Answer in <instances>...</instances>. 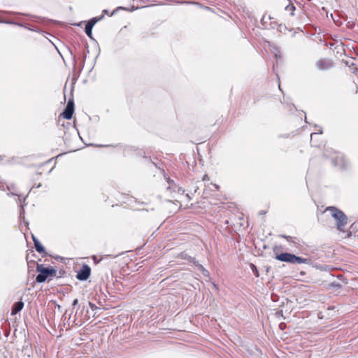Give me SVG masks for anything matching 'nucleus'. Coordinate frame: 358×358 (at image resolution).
<instances>
[{"label":"nucleus","instance_id":"f257e3e1","mask_svg":"<svg viewBox=\"0 0 358 358\" xmlns=\"http://www.w3.org/2000/svg\"><path fill=\"white\" fill-rule=\"evenodd\" d=\"M325 211H329L331 215L336 220L337 229L344 231L348 220V217L344 213L334 206L327 207Z\"/></svg>","mask_w":358,"mask_h":358},{"label":"nucleus","instance_id":"f03ea898","mask_svg":"<svg viewBox=\"0 0 358 358\" xmlns=\"http://www.w3.org/2000/svg\"><path fill=\"white\" fill-rule=\"evenodd\" d=\"M36 271L38 272L36 278V281L38 283L45 282L46 280H49L50 277L55 275L57 270L52 267H45L43 264H37Z\"/></svg>","mask_w":358,"mask_h":358},{"label":"nucleus","instance_id":"7ed1b4c3","mask_svg":"<svg viewBox=\"0 0 358 358\" xmlns=\"http://www.w3.org/2000/svg\"><path fill=\"white\" fill-rule=\"evenodd\" d=\"M333 166L338 167L340 169L345 171L351 167L349 159L343 154H338L331 159Z\"/></svg>","mask_w":358,"mask_h":358},{"label":"nucleus","instance_id":"20e7f679","mask_svg":"<svg viewBox=\"0 0 358 358\" xmlns=\"http://www.w3.org/2000/svg\"><path fill=\"white\" fill-rule=\"evenodd\" d=\"M90 273V267L87 264H84L77 272L76 278L81 281L87 280L89 278Z\"/></svg>","mask_w":358,"mask_h":358},{"label":"nucleus","instance_id":"39448f33","mask_svg":"<svg viewBox=\"0 0 358 358\" xmlns=\"http://www.w3.org/2000/svg\"><path fill=\"white\" fill-rule=\"evenodd\" d=\"M294 255L288 252L276 254L275 259L280 262H288L292 264Z\"/></svg>","mask_w":358,"mask_h":358},{"label":"nucleus","instance_id":"423d86ee","mask_svg":"<svg viewBox=\"0 0 358 358\" xmlns=\"http://www.w3.org/2000/svg\"><path fill=\"white\" fill-rule=\"evenodd\" d=\"M316 66L321 71L327 70L331 66V64L324 59L318 60L316 62Z\"/></svg>","mask_w":358,"mask_h":358},{"label":"nucleus","instance_id":"0eeeda50","mask_svg":"<svg viewBox=\"0 0 358 358\" xmlns=\"http://www.w3.org/2000/svg\"><path fill=\"white\" fill-rule=\"evenodd\" d=\"M32 239L36 250L40 254H46L44 247L41 244L38 238L32 235Z\"/></svg>","mask_w":358,"mask_h":358},{"label":"nucleus","instance_id":"6e6552de","mask_svg":"<svg viewBox=\"0 0 358 358\" xmlns=\"http://www.w3.org/2000/svg\"><path fill=\"white\" fill-rule=\"evenodd\" d=\"M24 307V303L22 301L15 302L11 309V315H15L18 313Z\"/></svg>","mask_w":358,"mask_h":358},{"label":"nucleus","instance_id":"1a4fd4ad","mask_svg":"<svg viewBox=\"0 0 358 358\" xmlns=\"http://www.w3.org/2000/svg\"><path fill=\"white\" fill-rule=\"evenodd\" d=\"M73 113L74 109L66 107L64 111L62 112V115L66 120H71L72 118Z\"/></svg>","mask_w":358,"mask_h":358},{"label":"nucleus","instance_id":"9d476101","mask_svg":"<svg viewBox=\"0 0 358 358\" xmlns=\"http://www.w3.org/2000/svg\"><path fill=\"white\" fill-rule=\"evenodd\" d=\"M310 262V260L308 259L303 258L301 257H298L294 255L292 264H309Z\"/></svg>","mask_w":358,"mask_h":358},{"label":"nucleus","instance_id":"9b49d317","mask_svg":"<svg viewBox=\"0 0 358 358\" xmlns=\"http://www.w3.org/2000/svg\"><path fill=\"white\" fill-rule=\"evenodd\" d=\"M296 8L294 6L293 3H289L287 6H285V10L289 13L290 15L294 16V10Z\"/></svg>","mask_w":358,"mask_h":358},{"label":"nucleus","instance_id":"f8f14e48","mask_svg":"<svg viewBox=\"0 0 358 358\" xmlns=\"http://www.w3.org/2000/svg\"><path fill=\"white\" fill-rule=\"evenodd\" d=\"M280 236L285 239L287 240V241L289 242V243H292L295 246H296V245H298L299 243L296 241V238H294L292 236H287V235H280Z\"/></svg>","mask_w":358,"mask_h":358},{"label":"nucleus","instance_id":"ddd939ff","mask_svg":"<svg viewBox=\"0 0 358 358\" xmlns=\"http://www.w3.org/2000/svg\"><path fill=\"white\" fill-rule=\"evenodd\" d=\"M92 29L93 27H91V25H85V34L88 37H90L91 39H92Z\"/></svg>","mask_w":358,"mask_h":358},{"label":"nucleus","instance_id":"4468645a","mask_svg":"<svg viewBox=\"0 0 358 358\" xmlns=\"http://www.w3.org/2000/svg\"><path fill=\"white\" fill-rule=\"evenodd\" d=\"M103 18V16L100 17H93L92 19H90L87 23L86 24L87 25H91L92 27H93L94 26V24L99 21L101 19Z\"/></svg>","mask_w":358,"mask_h":358},{"label":"nucleus","instance_id":"2eb2a0df","mask_svg":"<svg viewBox=\"0 0 358 358\" xmlns=\"http://www.w3.org/2000/svg\"><path fill=\"white\" fill-rule=\"evenodd\" d=\"M198 270H199L202 274L204 275V276H208L209 275V272L208 270H206L201 264H198L196 266Z\"/></svg>","mask_w":358,"mask_h":358},{"label":"nucleus","instance_id":"dca6fc26","mask_svg":"<svg viewBox=\"0 0 358 358\" xmlns=\"http://www.w3.org/2000/svg\"><path fill=\"white\" fill-rule=\"evenodd\" d=\"M198 270H199L202 274L204 275V276H208L209 275V272L208 270H206L201 264H198L196 266Z\"/></svg>","mask_w":358,"mask_h":358},{"label":"nucleus","instance_id":"f3484780","mask_svg":"<svg viewBox=\"0 0 358 358\" xmlns=\"http://www.w3.org/2000/svg\"><path fill=\"white\" fill-rule=\"evenodd\" d=\"M250 268L252 271V273L253 274L256 276V277H259V271L257 270V266L253 264H250Z\"/></svg>","mask_w":358,"mask_h":358},{"label":"nucleus","instance_id":"a211bd4d","mask_svg":"<svg viewBox=\"0 0 358 358\" xmlns=\"http://www.w3.org/2000/svg\"><path fill=\"white\" fill-rule=\"evenodd\" d=\"M66 107L71 108V109H74V102H73V99H70L69 100Z\"/></svg>","mask_w":358,"mask_h":358},{"label":"nucleus","instance_id":"6ab92c4d","mask_svg":"<svg viewBox=\"0 0 358 358\" xmlns=\"http://www.w3.org/2000/svg\"><path fill=\"white\" fill-rule=\"evenodd\" d=\"M0 22H3V23H6V24H15V25H18V26H20V27H22L23 25L20 23H17V22H14L13 21H10V20H5V21H1L0 20Z\"/></svg>","mask_w":358,"mask_h":358},{"label":"nucleus","instance_id":"aec40b11","mask_svg":"<svg viewBox=\"0 0 358 358\" xmlns=\"http://www.w3.org/2000/svg\"><path fill=\"white\" fill-rule=\"evenodd\" d=\"M329 286L331 287L336 288V289L341 288V285L338 282H331L329 285Z\"/></svg>","mask_w":358,"mask_h":358},{"label":"nucleus","instance_id":"412c9836","mask_svg":"<svg viewBox=\"0 0 358 358\" xmlns=\"http://www.w3.org/2000/svg\"><path fill=\"white\" fill-rule=\"evenodd\" d=\"M94 264H97L103 259V257L98 258L97 256H93L92 257Z\"/></svg>","mask_w":358,"mask_h":358},{"label":"nucleus","instance_id":"4be33fe9","mask_svg":"<svg viewBox=\"0 0 358 358\" xmlns=\"http://www.w3.org/2000/svg\"><path fill=\"white\" fill-rule=\"evenodd\" d=\"M89 306L90 307V308L92 309V310H96L97 309H99V307H97L95 304L91 303V302H89Z\"/></svg>","mask_w":358,"mask_h":358},{"label":"nucleus","instance_id":"5701e85b","mask_svg":"<svg viewBox=\"0 0 358 358\" xmlns=\"http://www.w3.org/2000/svg\"><path fill=\"white\" fill-rule=\"evenodd\" d=\"M190 262H192L196 266L199 264V262L196 261L194 258L189 257Z\"/></svg>","mask_w":358,"mask_h":358},{"label":"nucleus","instance_id":"b1692460","mask_svg":"<svg viewBox=\"0 0 358 358\" xmlns=\"http://www.w3.org/2000/svg\"><path fill=\"white\" fill-rule=\"evenodd\" d=\"M321 134H322V131L320 129L318 132L312 133L310 135V138L312 139L313 136Z\"/></svg>","mask_w":358,"mask_h":358},{"label":"nucleus","instance_id":"393cba45","mask_svg":"<svg viewBox=\"0 0 358 358\" xmlns=\"http://www.w3.org/2000/svg\"><path fill=\"white\" fill-rule=\"evenodd\" d=\"M78 303V299H75L72 303V306H76L77 304Z\"/></svg>","mask_w":358,"mask_h":358},{"label":"nucleus","instance_id":"a878e982","mask_svg":"<svg viewBox=\"0 0 358 358\" xmlns=\"http://www.w3.org/2000/svg\"><path fill=\"white\" fill-rule=\"evenodd\" d=\"M213 186L215 187V188L216 189V190H218L219 188H220V186L218 185H216V184H214Z\"/></svg>","mask_w":358,"mask_h":358},{"label":"nucleus","instance_id":"bb28decb","mask_svg":"<svg viewBox=\"0 0 358 358\" xmlns=\"http://www.w3.org/2000/svg\"><path fill=\"white\" fill-rule=\"evenodd\" d=\"M103 13H108V11L107 10H103Z\"/></svg>","mask_w":358,"mask_h":358},{"label":"nucleus","instance_id":"cd10ccee","mask_svg":"<svg viewBox=\"0 0 358 358\" xmlns=\"http://www.w3.org/2000/svg\"><path fill=\"white\" fill-rule=\"evenodd\" d=\"M87 314H88V310L87 311ZM86 319H89L90 318V316H87V315H86Z\"/></svg>","mask_w":358,"mask_h":358},{"label":"nucleus","instance_id":"c85d7f7f","mask_svg":"<svg viewBox=\"0 0 358 358\" xmlns=\"http://www.w3.org/2000/svg\"><path fill=\"white\" fill-rule=\"evenodd\" d=\"M207 177H208V176H207V175H205V176H203V180H205V179H206V178H207Z\"/></svg>","mask_w":358,"mask_h":358},{"label":"nucleus","instance_id":"c756f323","mask_svg":"<svg viewBox=\"0 0 358 358\" xmlns=\"http://www.w3.org/2000/svg\"><path fill=\"white\" fill-rule=\"evenodd\" d=\"M116 10H114L112 13H111V15H113V14L115 13Z\"/></svg>","mask_w":358,"mask_h":358},{"label":"nucleus","instance_id":"7c9ffc66","mask_svg":"<svg viewBox=\"0 0 358 358\" xmlns=\"http://www.w3.org/2000/svg\"><path fill=\"white\" fill-rule=\"evenodd\" d=\"M282 324H280V327L281 328H283V326H282Z\"/></svg>","mask_w":358,"mask_h":358},{"label":"nucleus","instance_id":"2f4dec72","mask_svg":"<svg viewBox=\"0 0 358 358\" xmlns=\"http://www.w3.org/2000/svg\"><path fill=\"white\" fill-rule=\"evenodd\" d=\"M282 324H280V327L281 328H283V326H282Z\"/></svg>","mask_w":358,"mask_h":358},{"label":"nucleus","instance_id":"473e14b6","mask_svg":"<svg viewBox=\"0 0 358 358\" xmlns=\"http://www.w3.org/2000/svg\"><path fill=\"white\" fill-rule=\"evenodd\" d=\"M7 13L13 14V12H6Z\"/></svg>","mask_w":358,"mask_h":358}]
</instances>
